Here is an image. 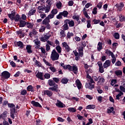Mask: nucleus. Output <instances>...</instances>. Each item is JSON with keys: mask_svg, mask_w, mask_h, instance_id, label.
<instances>
[{"mask_svg": "<svg viewBox=\"0 0 125 125\" xmlns=\"http://www.w3.org/2000/svg\"><path fill=\"white\" fill-rule=\"evenodd\" d=\"M56 105L59 108H64L65 107V104L59 100H57V102L56 103Z\"/></svg>", "mask_w": 125, "mask_h": 125, "instance_id": "dca6fc26", "label": "nucleus"}, {"mask_svg": "<svg viewBox=\"0 0 125 125\" xmlns=\"http://www.w3.org/2000/svg\"><path fill=\"white\" fill-rule=\"evenodd\" d=\"M77 117L78 118V120H79V121H84L85 120L84 118H83V116H82L80 114H78L77 115Z\"/></svg>", "mask_w": 125, "mask_h": 125, "instance_id": "de8ad7c7", "label": "nucleus"}, {"mask_svg": "<svg viewBox=\"0 0 125 125\" xmlns=\"http://www.w3.org/2000/svg\"><path fill=\"white\" fill-rule=\"evenodd\" d=\"M55 49L56 50H57V52L59 54H61L62 52V48L61 47V46L60 45H57L55 47Z\"/></svg>", "mask_w": 125, "mask_h": 125, "instance_id": "a878e982", "label": "nucleus"}, {"mask_svg": "<svg viewBox=\"0 0 125 125\" xmlns=\"http://www.w3.org/2000/svg\"><path fill=\"white\" fill-rule=\"evenodd\" d=\"M43 61L45 63V64L46 65V66H49V67L51 66L52 64L51 63H49L48 62L46 61L45 59H43Z\"/></svg>", "mask_w": 125, "mask_h": 125, "instance_id": "6e6d98bb", "label": "nucleus"}, {"mask_svg": "<svg viewBox=\"0 0 125 125\" xmlns=\"http://www.w3.org/2000/svg\"><path fill=\"white\" fill-rule=\"evenodd\" d=\"M58 12V10H57V9H54L51 11L52 14L54 15L57 14Z\"/></svg>", "mask_w": 125, "mask_h": 125, "instance_id": "052dcab7", "label": "nucleus"}, {"mask_svg": "<svg viewBox=\"0 0 125 125\" xmlns=\"http://www.w3.org/2000/svg\"><path fill=\"white\" fill-rule=\"evenodd\" d=\"M73 19L76 20L77 21H79L80 20V16L79 15H74L72 17Z\"/></svg>", "mask_w": 125, "mask_h": 125, "instance_id": "5fc2aeb1", "label": "nucleus"}, {"mask_svg": "<svg viewBox=\"0 0 125 125\" xmlns=\"http://www.w3.org/2000/svg\"><path fill=\"white\" fill-rule=\"evenodd\" d=\"M98 51H100L102 49H103V46H102V42H99L97 47Z\"/></svg>", "mask_w": 125, "mask_h": 125, "instance_id": "c756f323", "label": "nucleus"}, {"mask_svg": "<svg viewBox=\"0 0 125 125\" xmlns=\"http://www.w3.org/2000/svg\"><path fill=\"white\" fill-rule=\"evenodd\" d=\"M43 77L44 78V80H45V79L48 80L50 79V74L49 73H45Z\"/></svg>", "mask_w": 125, "mask_h": 125, "instance_id": "58836bf2", "label": "nucleus"}, {"mask_svg": "<svg viewBox=\"0 0 125 125\" xmlns=\"http://www.w3.org/2000/svg\"><path fill=\"white\" fill-rule=\"evenodd\" d=\"M47 43L48 44H49V45H51V46H53V47H55V46H56L55 43H54L51 41H47Z\"/></svg>", "mask_w": 125, "mask_h": 125, "instance_id": "79ce46f5", "label": "nucleus"}, {"mask_svg": "<svg viewBox=\"0 0 125 125\" xmlns=\"http://www.w3.org/2000/svg\"><path fill=\"white\" fill-rule=\"evenodd\" d=\"M27 93V90H22L21 91V95H26Z\"/></svg>", "mask_w": 125, "mask_h": 125, "instance_id": "0e129e2a", "label": "nucleus"}, {"mask_svg": "<svg viewBox=\"0 0 125 125\" xmlns=\"http://www.w3.org/2000/svg\"><path fill=\"white\" fill-rule=\"evenodd\" d=\"M26 26H27V28H29V29H32V28H33V27H34V24H33L31 22H27Z\"/></svg>", "mask_w": 125, "mask_h": 125, "instance_id": "37998d69", "label": "nucleus"}, {"mask_svg": "<svg viewBox=\"0 0 125 125\" xmlns=\"http://www.w3.org/2000/svg\"><path fill=\"white\" fill-rule=\"evenodd\" d=\"M99 81L98 82V84H101L102 83H103L105 82V79L103 77H100L99 76L98 77Z\"/></svg>", "mask_w": 125, "mask_h": 125, "instance_id": "7c9ffc66", "label": "nucleus"}, {"mask_svg": "<svg viewBox=\"0 0 125 125\" xmlns=\"http://www.w3.org/2000/svg\"><path fill=\"white\" fill-rule=\"evenodd\" d=\"M16 46L19 47L21 49L24 48V43L21 41H19L16 42Z\"/></svg>", "mask_w": 125, "mask_h": 125, "instance_id": "a211bd4d", "label": "nucleus"}, {"mask_svg": "<svg viewBox=\"0 0 125 125\" xmlns=\"http://www.w3.org/2000/svg\"><path fill=\"white\" fill-rule=\"evenodd\" d=\"M48 84L50 86H53L52 87H49V90H52V91H56L57 92L58 91V85L55 83V82L53 81V80H48Z\"/></svg>", "mask_w": 125, "mask_h": 125, "instance_id": "f03ea898", "label": "nucleus"}, {"mask_svg": "<svg viewBox=\"0 0 125 125\" xmlns=\"http://www.w3.org/2000/svg\"><path fill=\"white\" fill-rule=\"evenodd\" d=\"M102 5H103V2L100 1L97 4V7L99 8V9H101L102 8Z\"/></svg>", "mask_w": 125, "mask_h": 125, "instance_id": "c03bdc74", "label": "nucleus"}, {"mask_svg": "<svg viewBox=\"0 0 125 125\" xmlns=\"http://www.w3.org/2000/svg\"><path fill=\"white\" fill-rule=\"evenodd\" d=\"M61 13L63 17H68V14H69L67 11H64L62 12H61Z\"/></svg>", "mask_w": 125, "mask_h": 125, "instance_id": "a19ab883", "label": "nucleus"}, {"mask_svg": "<svg viewBox=\"0 0 125 125\" xmlns=\"http://www.w3.org/2000/svg\"><path fill=\"white\" fill-rule=\"evenodd\" d=\"M26 24H27V22H26V21H22L21 20H20V25L19 26L20 27H25V25H26Z\"/></svg>", "mask_w": 125, "mask_h": 125, "instance_id": "c85d7f7f", "label": "nucleus"}, {"mask_svg": "<svg viewBox=\"0 0 125 125\" xmlns=\"http://www.w3.org/2000/svg\"><path fill=\"white\" fill-rule=\"evenodd\" d=\"M111 58H112L111 59V62H112V64H114L115 63H116L117 58H116V57H115V55H114L113 57H111Z\"/></svg>", "mask_w": 125, "mask_h": 125, "instance_id": "bf43d9fd", "label": "nucleus"}, {"mask_svg": "<svg viewBox=\"0 0 125 125\" xmlns=\"http://www.w3.org/2000/svg\"><path fill=\"white\" fill-rule=\"evenodd\" d=\"M116 91H118V92H119V93L116 95V99L117 100H120V98H121V97H122V96H123V95H124V93H123V92L120 91V90H119V89H116Z\"/></svg>", "mask_w": 125, "mask_h": 125, "instance_id": "412c9836", "label": "nucleus"}, {"mask_svg": "<svg viewBox=\"0 0 125 125\" xmlns=\"http://www.w3.org/2000/svg\"><path fill=\"white\" fill-rule=\"evenodd\" d=\"M31 104L32 105H33V106H34V107H39V108H42V105H41V104H40V103H39L37 102H36L35 101H32L31 102Z\"/></svg>", "mask_w": 125, "mask_h": 125, "instance_id": "5701e85b", "label": "nucleus"}, {"mask_svg": "<svg viewBox=\"0 0 125 125\" xmlns=\"http://www.w3.org/2000/svg\"><path fill=\"white\" fill-rule=\"evenodd\" d=\"M101 21L100 20L94 19L93 20V22L94 23V24H98V23H100Z\"/></svg>", "mask_w": 125, "mask_h": 125, "instance_id": "338daca9", "label": "nucleus"}, {"mask_svg": "<svg viewBox=\"0 0 125 125\" xmlns=\"http://www.w3.org/2000/svg\"><path fill=\"white\" fill-rule=\"evenodd\" d=\"M124 6H125L124 3L121 2L120 4H116L114 7V9H115V7H116V8H117V11H122Z\"/></svg>", "mask_w": 125, "mask_h": 125, "instance_id": "9d476101", "label": "nucleus"}, {"mask_svg": "<svg viewBox=\"0 0 125 125\" xmlns=\"http://www.w3.org/2000/svg\"><path fill=\"white\" fill-rule=\"evenodd\" d=\"M107 111L108 114H111V113H112V114H115L113 107H109L108 108H107Z\"/></svg>", "mask_w": 125, "mask_h": 125, "instance_id": "473e14b6", "label": "nucleus"}, {"mask_svg": "<svg viewBox=\"0 0 125 125\" xmlns=\"http://www.w3.org/2000/svg\"><path fill=\"white\" fill-rule=\"evenodd\" d=\"M65 34V31H64L63 30H62L60 32V36L61 37V38H65V37H66V34Z\"/></svg>", "mask_w": 125, "mask_h": 125, "instance_id": "603ef678", "label": "nucleus"}, {"mask_svg": "<svg viewBox=\"0 0 125 125\" xmlns=\"http://www.w3.org/2000/svg\"><path fill=\"white\" fill-rule=\"evenodd\" d=\"M69 80L66 78H63L62 80V83L66 84L68 83Z\"/></svg>", "mask_w": 125, "mask_h": 125, "instance_id": "3c124183", "label": "nucleus"}, {"mask_svg": "<svg viewBox=\"0 0 125 125\" xmlns=\"http://www.w3.org/2000/svg\"><path fill=\"white\" fill-rule=\"evenodd\" d=\"M16 12L12 11L11 14L8 15V17L11 19V20H14V18L15 17Z\"/></svg>", "mask_w": 125, "mask_h": 125, "instance_id": "bb28decb", "label": "nucleus"}, {"mask_svg": "<svg viewBox=\"0 0 125 125\" xmlns=\"http://www.w3.org/2000/svg\"><path fill=\"white\" fill-rule=\"evenodd\" d=\"M115 74L116 76H117L119 78H122V76H123V71L120 70H117L115 71Z\"/></svg>", "mask_w": 125, "mask_h": 125, "instance_id": "b1692460", "label": "nucleus"}, {"mask_svg": "<svg viewBox=\"0 0 125 125\" xmlns=\"http://www.w3.org/2000/svg\"><path fill=\"white\" fill-rule=\"evenodd\" d=\"M42 93H43V95H47L48 97H51V96H52V94H53L52 91L48 90H44L42 92Z\"/></svg>", "mask_w": 125, "mask_h": 125, "instance_id": "2eb2a0df", "label": "nucleus"}, {"mask_svg": "<svg viewBox=\"0 0 125 125\" xmlns=\"http://www.w3.org/2000/svg\"><path fill=\"white\" fill-rule=\"evenodd\" d=\"M64 24L62 26L63 31H67L69 29V26H68V23L66 22H64Z\"/></svg>", "mask_w": 125, "mask_h": 125, "instance_id": "e433bc0d", "label": "nucleus"}, {"mask_svg": "<svg viewBox=\"0 0 125 125\" xmlns=\"http://www.w3.org/2000/svg\"><path fill=\"white\" fill-rule=\"evenodd\" d=\"M0 116H1V118H6L7 117V111H4L2 114H0Z\"/></svg>", "mask_w": 125, "mask_h": 125, "instance_id": "864d4df0", "label": "nucleus"}, {"mask_svg": "<svg viewBox=\"0 0 125 125\" xmlns=\"http://www.w3.org/2000/svg\"><path fill=\"white\" fill-rule=\"evenodd\" d=\"M103 66L104 69L110 67L111 66V61L109 60L105 61V62L104 63Z\"/></svg>", "mask_w": 125, "mask_h": 125, "instance_id": "f3484780", "label": "nucleus"}, {"mask_svg": "<svg viewBox=\"0 0 125 125\" xmlns=\"http://www.w3.org/2000/svg\"><path fill=\"white\" fill-rule=\"evenodd\" d=\"M8 107H9L10 108V116L11 118L12 119H14L15 118V116H14V115H15V105L13 104H8Z\"/></svg>", "mask_w": 125, "mask_h": 125, "instance_id": "39448f33", "label": "nucleus"}, {"mask_svg": "<svg viewBox=\"0 0 125 125\" xmlns=\"http://www.w3.org/2000/svg\"><path fill=\"white\" fill-rule=\"evenodd\" d=\"M96 107V106L95 105V104H89L86 106V109L90 110L91 109H95Z\"/></svg>", "mask_w": 125, "mask_h": 125, "instance_id": "2f4dec72", "label": "nucleus"}, {"mask_svg": "<svg viewBox=\"0 0 125 125\" xmlns=\"http://www.w3.org/2000/svg\"><path fill=\"white\" fill-rule=\"evenodd\" d=\"M32 46L30 45H27L26 46V50L28 52V53H32Z\"/></svg>", "mask_w": 125, "mask_h": 125, "instance_id": "c9c22d12", "label": "nucleus"}, {"mask_svg": "<svg viewBox=\"0 0 125 125\" xmlns=\"http://www.w3.org/2000/svg\"><path fill=\"white\" fill-rule=\"evenodd\" d=\"M38 12L39 13H42V11H44L45 13H48L49 11H50V6L47 5L46 6L45 5L42 6H39L38 7Z\"/></svg>", "mask_w": 125, "mask_h": 125, "instance_id": "7ed1b4c3", "label": "nucleus"}, {"mask_svg": "<svg viewBox=\"0 0 125 125\" xmlns=\"http://www.w3.org/2000/svg\"><path fill=\"white\" fill-rule=\"evenodd\" d=\"M51 35H52V33L49 32L48 34L44 35L43 37H41L40 40L43 42H47L49 40V38L51 37Z\"/></svg>", "mask_w": 125, "mask_h": 125, "instance_id": "0eeeda50", "label": "nucleus"}, {"mask_svg": "<svg viewBox=\"0 0 125 125\" xmlns=\"http://www.w3.org/2000/svg\"><path fill=\"white\" fill-rule=\"evenodd\" d=\"M116 83H117V80L116 79H112L111 81V85L112 86L115 85V84H116Z\"/></svg>", "mask_w": 125, "mask_h": 125, "instance_id": "680f3d73", "label": "nucleus"}, {"mask_svg": "<svg viewBox=\"0 0 125 125\" xmlns=\"http://www.w3.org/2000/svg\"><path fill=\"white\" fill-rule=\"evenodd\" d=\"M50 59L52 61H56L59 59V54L56 52V50L53 49L51 52Z\"/></svg>", "mask_w": 125, "mask_h": 125, "instance_id": "20e7f679", "label": "nucleus"}, {"mask_svg": "<svg viewBox=\"0 0 125 125\" xmlns=\"http://www.w3.org/2000/svg\"><path fill=\"white\" fill-rule=\"evenodd\" d=\"M34 42L36 45H37L38 47H40V46H41V41H40V40H39L38 39L34 40Z\"/></svg>", "mask_w": 125, "mask_h": 125, "instance_id": "72a5a7b5", "label": "nucleus"}, {"mask_svg": "<svg viewBox=\"0 0 125 125\" xmlns=\"http://www.w3.org/2000/svg\"><path fill=\"white\" fill-rule=\"evenodd\" d=\"M62 46L63 49L65 52H69L70 50H71L70 46H69L67 42H62Z\"/></svg>", "mask_w": 125, "mask_h": 125, "instance_id": "6e6552de", "label": "nucleus"}, {"mask_svg": "<svg viewBox=\"0 0 125 125\" xmlns=\"http://www.w3.org/2000/svg\"><path fill=\"white\" fill-rule=\"evenodd\" d=\"M73 36H74V33L68 32L67 34L66 38L70 40V39H71V37H73Z\"/></svg>", "mask_w": 125, "mask_h": 125, "instance_id": "a18cd8bd", "label": "nucleus"}, {"mask_svg": "<svg viewBox=\"0 0 125 125\" xmlns=\"http://www.w3.org/2000/svg\"><path fill=\"white\" fill-rule=\"evenodd\" d=\"M21 17L19 15H16V16H15V18L14 20H15V22H18V21H20L21 20L20 19Z\"/></svg>", "mask_w": 125, "mask_h": 125, "instance_id": "f704fd0d", "label": "nucleus"}, {"mask_svg": "<svg viewBox=\"0 0 125 125\" xmlns=\"http://www.w3.org/2000/svg\"><path fill=\"white\" fill-rule=\"evenodd\" d=\"M49 69L53 73H55V72H56V68H55L54 66H52L51 65L50 67H49Z\"/></svg>", "mask_w": 125, "mask_h": 125, "instance_id": "e2e57ef3", "label": "nucleus"}, {"mask_svg": "<svg viewBox=\"0 0 125 125\" xmlns=\"http://www.w3.org/2000/svg\"><path fill=\"white\" fill-rule=\"evenodd\" d=\"M10 77V73L7 71H3L2 73L1 79L2 81H3L4 79H8Z\"/></svg>", "mask_w": 125, "mask_h": 125, "instance_id": "1a4fd4ad", "label": "nucleus"}, {"mask_svg": "<svg viewBox=\"0 0 125 125\" xmlns=\"http://www.w3.org/2000/svg\"><path fill=\"white\" fill-rule=\"evenodd\" d=\"M36 77L38 78V79H40L41 81H44V78L43 77V73L38 71L37 73L36 72Z\"/></svg>", "mask_w": 125, "mask_h": 125, "instance_id": "9b49d317", "label": "nucleus"}, {"mask_svg": "<svg viewBox=\"0 0 125 125\" xmlns=\"http://www.w3.org/2000/svg\"><path fill=\"white\" fill-rule=\"evenodd\" d=\"M46 28V26H42L39 29L40 33H42V32H44V31H45Z\"/></svg>", "mask_w": 125, "mask_h": 125, "instance_id": "49530a36", "label": "nucleus"}, {"mask_svg": "<svg viewBox=\"0 0 125 125\" xmlns=\"http://www.w3.org/2000/svg\"><path fill=\"white\" fill-rule=\"evenodd\" d=\"M76 85H77L78 89H81L82 87H83V85L82 84V83L79 80H77L76 81Z\"/></svg>", "mask_w": 125, "mask_h": 125, "instance_id": "393cba45", "label": "nucleus"}, {"mask_svg": "<svg viewBox=\"0 0 125 125\" xmlns=\"http://www.w3.org/2000/svg\"><path fill=\"white\" fill-rule=\"evenodd\" d=\"M27 90L28 91H31L32 92H34L35 90H34V88H33V86L32 85H29L27 87Z\"/></svg>", "mask_w": 125, "mask_h": 125, "instance_id": "ea45409f", "label": "nucleus"}, {"mask_svg": "<svg viewBox=\"0 0 125 125\" xmlns=\"http://www.w3.org/2000/svg\"><path fill=\"white\" fill-rule=\"evenodd\" d=\"M120 18V21L121 22H124V21H125V16H123L122 15L119 16Z\"/></svg>", "mask_w": 125, "mask_h": 125, "instance_id": "4d7b16f0", "label": "nucleus"}, {"mask_svg": "<svg viewBox=\"0 0 125 125\" xmlns=\"http://www.w3.org/2000/svg\"><path fill=\"white\" fill-rule=\"evenodd\" d=\"M68 111L69 112H71L72 113H75L77 112V109L74 107H69L67 108Z\"/></svg>", "mask_w": 125, "mask_h": 125, "instance_id": "4c0bfd02", "label": "nucleus"}, {"mask_svg": "<svg viewBox=\"0 0 125 125\" xmlns=\"http://www.w3.org/2000/svg\"><path fill=\"white\" fill-rule=\"evenodd\" d=\"M115 66L116 67H121L122 66V62L120 61H118L115 62Z\"/></svg>", "mask_w": 125, "mask_h": 125, "instance_id": "8fccbe9b", "label": "nucleus"}, {"mask_svg": "<svg viewBox=\"0 0 125 125\" xmlns=\"http://www.w3.org/2000/svg\"><path fill=\"white\" fill-rule=\"evenodd\" d=\"M50 22V20H49L47 17L42 21V24L45 25L47 30H50L51 28V26H50V24H49Z\"/></svg>", "mask_w": 125, "mask_h": 125, "instance_id": "423d86ee", "label": "nucleus"}, {"mask_svg": "<svg viewBox=\"0 0 125 125\" xmlns=\"http://www.w3.org/2000/svg\"><path fill=\"white\" fill-rule=\"evenodd\" d=\"M37 11L36 8H34L33 9L30 10L29 12L26 14L27 16H32V15H34Z\"/></svg>", "mask_w": 125, "mask_h": 125, "instance_id": "6ab92c4d", "label": "nucleus"}, {"mask_svg": "<svg viewBox=\"0 0 125 125\" xmlns=\"http://www.w3.org/2000/svg\"><path fill=\"white\" fill-rule=\"evenodd\" d=\"M105 53L108 55V56H111V57H113L114 56V53H113L112 51H110L109 49L105 50Z\"/></svg>", "mask_w": 125, "mask_h": 125, "instance_id": "cd10ccee", "label": "nucleus"}, {"mask_svg": "<svg viewBox=\"0 0 125 125\" xmlns=\"http://www.w3.org/2000/svg\"><path fill=\"white\" fill-rule=\"evenodd\" d=\"M113 37L116 39V40H119V39H120V34L118 33H114Z\"/></svg>", "mask_w": 125, "mask_h": 125, "instance_id": "13d9d810", "label": "nucleus"}, {"mask_svg": "<svg viewBox=\"0 0 125 125\" xmlns=\"http://www.w3.org/2000/svg\"><path fill=\"white\" fill-rule=\"evenodd\" d=\"M56 7H57V8H58V9H61L62 7V3H61V2H59L57 3Z\"/></svg>", "mask_w": 125, "mask_h": 125, "instance_id": "09e8293b", "label": "nucleus"}, {"mask_svg": "<svg viewBox=\"0 0 125 125\" xmlns=\"http://www.w3.org/2000/svg\"><path fill=\"white\" fill-rule=\"evenodd\" d=\"M97 64L99 66V71L101 73H104V68L103 67V64L101 62H98Z\"/></svg>", "mask_w": 125, "mask_h": 125, "instance_id": "4468645a", "label": "nucleus"}, {"mask_svg": "<svg viewBox=\"0 0 125 125\" xmlns=\"http://www.w3.org/2000/svg\"><path fill=\"white\" fill-rule=\"evenodd\" d=\"M62 18H63V16H62V14H61V12H60L59 14L57 15V19H62Z\"/></svg>", "mask_w": 125, "mask_h": 125, "instance_id": "774afa93", "label": "nucleus"}, {"mask_svg": "<svg viewBox=\"0 0 125 125\" xmlns=\"http://www.w3.org/2000/svg\"><path fill=\"white\" fill-rule=\"evenodd\" d=\"M64 23L68 24L69 27H74L75 26V22L74 21H70V20L66 19L64 21Z\"/></svg>", "mask_w": 125, "mask_h": 125, "instance_id": "ddd939ff", "label": "nucleus"}, {"mask_svg": "<svg viewBox=\"0 0 125 125\" xmlns=\"http://www.w3.org/2000/svg\"><path fill=\"white\" fill-rule=\"evenodd\" d=\"M61 67H62L63 69L66 70L68 69L69 71H71L74 73V74H78V67L76 65H73L72 66L71 65L67 64L65 65L64 63H60Z\"/></svg>", "mask_w": 125, "mask_h": 125, "instance_id": "f257e3e1", "label": "nucleus"}, {"mask_svg": "<svg viewBox=\"0 0 125 125\" xmlns=\"http://www.w3.org/2000/svg\"><path fill=\"white\" fill-rule=\"evenodd\" d=\"M16 34L19 37H21V38H24V37H25V34L22 30L16 31Z\"/></svg>", "mask_w": 125, "mask_h": 125, "instance_id": "aec40b11", "label": "nucleus"}, {"mask_svg": "<svg viewBox=\"0 0 125 125\" xmlns=\"http://www.w3.org/2000/svg\"><path fill=\"white\" fill-rule=\"evenodd\" d=\"M92 13L94 14V15L97 14V7H95L94 8L92 11Z\"/></svg>", "mask_w": 125, "mask_h": 125, "instance_id": "69168bd1", "label": "nucleus"}, {"mask_svg": "<svg viewBox=\"0 0 125 125\" xmlns=\"http://www.w3.org/2000/svg\"><path fill=\"white\" fill-rule=\"evenodd\" d=\"M77 49H78L79 56L83 57V47L82 45H80L77 47Z\"/></svg>", "mask_w": 125, "mask_h": 125, "instance_id": "f8f14e48", "label": "nucleus"}, {"mask_svg": "<svg viewBox=\"0 0 125 125\" xmlns=\"http://www.w3.org/2000/svg\"><path fill=\"white\" fill-rule=\"evenodd\" d=\"M85 86L86 88H89V89H92L93 88H94V84L90 83H86Z\"/></svg>", "mask_w": 125, "mask_h": 125, "instance_id": "4be33fe9", "label": "nucleus"}]
</instances>
